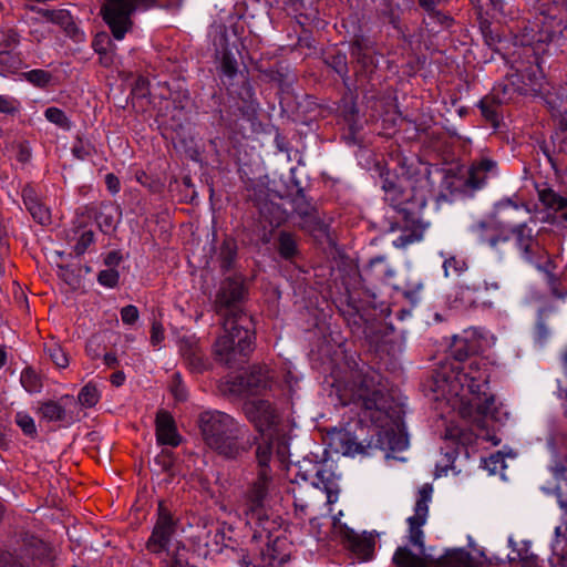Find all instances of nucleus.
<instances>
[{
	"instance_id": "55",
	"label": "nucleus",
	"mask_w": 567,
	"mask_h": 567,
	"mask_svg": "<svg viewBox=\"0 0 567 567\" xmlns=\"http://www.w3.org/2000/svg\"><path fill=\"white\" fill-rule=\"evenodd\" d=\"M221 72L228 78L235 76L237 73V61L228 52H224L221 56Z\"/></svg>"
},
{
	"instance_id": "22",
	"label": "nucleus",
	"mask_w": 567,
	"mask_h": 567,
	"mask_svg": "<svg viewBox=\"0 0 567 567\" xmlns=\"http://www.w3.org/2000/svg\"><path fill=\"white\" fill-rule=\"evenodd\" d=\"M181 352L192 371L202 372L206 369L204 352L196 341L183 339L181 341Z\"/></svg>"
},
{
	"instance_id": "60",
	"label": "nucleus",
	"mask_w": 567,
	"mask_h": 567,
	"mask_svg": "<svg viewBox=\"0 0 567 567\" xmlns=\"http://www.w3.org/2000/svg\"><path fill=\"white\" fill-rule=\"evenodd\" d=\"M164 339V329L159 322H153L151 330V342L153 346L159 344Z\"/></svg>"
},
{
	"instance_id": "12",
	"label": "nucleus",
	"mask_w": 567,
	"mask_h": 567,
	"mask_svg": "<svg viewBox=\"0 0 567 567\" xmlns=\"http://www.w3.org/2000/svg\"><path fill=\"white\" fill-rule=\"evenodd\" d=\"M176 520L172 517L169 511L163 502H159L157 508V520L152 535L146 543L150 551L158 554L168 544L171 537L176 532Z\"/></svg>"
},
{
	"instance_id": "13",
	"label": "nucleus",
	"mask_w": 567,
	"mask_h": 567,
	"mask_svg": "<svg viewBox=\"0 0 567 567\" xmlns=\"http://www.w3.org/2000/svg\"><path fill=\"white\" fill-rule=\"evenodd\" d=\"M498 289L497 281H488L480 276H473L468 281H464L456 287L454 301L464 307H472L477 303L485 292Z\"/></svg>"
},
{
	"instance_id": "8",
	"label": "nucleus",
	"mask_w": 567,
	"mask_h": 567,
	"mask_svg": "<svg viewBox=\"0 0 567 567\" xmlns=\"http://www.w3.org/2000/svg\"><path fill=\"white\" fill-rule=\"evenodd\" d=\"M276 492L272 472L258 470L256 478L250 483L244 495L243 512L251 519L260 520L265 515V505L269 496Z\"/></svg>"
},
{
	"instance_id": "54",
	"label": "nucleus",
	"mask_w": 567,
	"mask_h": 567,
	"mask_svg": "<svg viewBox=\"0 0 567 567\" xmlns=\"http://www.w3.org/2000/svg\"><path fill=\"white\" fill-rule=\"evenodd\" d=\"M93 241L94 233L92 230L83 231L74 246V252L78 256L83 255L86 251V249L93 244Z\"/></svg>"
},
{
	"instance_id": "43",
	"label": "nucleus",
	"mask_w": 567,
	"mask_h": 567,
	"mask_svg": "<svg viewBox=\"0 0 567 567\" xmlns=\"http://www.w3.org/2000/svg\"><path fill=\"white\" fill-rule=\"evenodd\" d=\"M517 84L515 82L499 83L493 87L491 95L501 104L507 103L513 99L514 92H517Z\"/></svg>"
},
{
	"instance_id": "6",
	"label": "nucleus",
	"mask_w": 567,
	"mask_h": 567,
	"mask_svg": "<svg viewBox=\"0 0 567 567\" xmlns=\"http://www.w3.org/2000/svg\"><path fill=\"white\" fill-rule=\"evenodd\" d=\"M470 372L462 365L443 367L436 371L435 381L437 386L452 396H460L461 401L474 402L486 392L487 380L478 369L474 370V363L470 364Z\"/></svg>"
},
{
	"instance_id": "3",
	"label": "nucleus",
	"mask_w": 567,
	"mask_h": 567,
	"mask_svg": "<svg viewBox=\"0 0 567 567\" xmlns=\"http://www.w3.org/2000/svg\"><path fill=\"white\" fill-rule=\"evenodd\" d=\"M380 177L384 199L398 214L395 225L391 226V230H401V235L393 240V246L405 248L422 240L429 227V223L421 215L426 205L424 195L414 188L410 177L403 173L399 175L395 169L382 168Z\"/></svg>"
},
{
	"instance_id": "33",
	"label": "nucleus",
	"mask_w": 567,
	"mask_h": 567,
	"mask_svg": "<svg viewBox=\"0 0 567 567\" xmlns=\"http://www.w3.org/2000/svg\"><path fill=\"white\" fill-rule=\"evenodd\" d=\"M51 22L60 25L69 37L73 38L75 40L81 39L82 33L75 25L73 18L68 10H65V9L55 10V14Z\"/></svg>"
},
{
	"instance_id": "15",
	"label": "nucleus",
	"mask_w": 567,
	"mask_h": 567,
	"mask_svg": "<svg viewBox=\"0 0 567 567\" xmlns=\"http://www.w3.org/2000/svg\"><path fill=\"white\" fill-rule=\"evenodd\" d=\"M519 80L517 93L520 95H537L545 91L546 81L539 59L534 55L533 62L525 68H519Z\"/></svg>"
},
{
	"instance_id": "4",
	"label": "nucleus",
	"mask_w": 567,
	"mask_h": 567,
	"mask_svg": "<svg viewBox=\"0 0 567 567\" xmlns=\"http://www.w3.org/2000/svg\"><path fill=\"white\" fill-rule=\"evenodd\" d=\"M197 423L204 444L223 458L235 461L248 452L249 445L244 441L246 426L230 414L204 411Z\"/></svg>"
},
{
	"instance_id": "53",
	"label": "nucleus",
	"mask_w": 567,
	"mask_h": 567,
	"mask_svg": "<svg viewBox=\"0 0 567 567\" xmlns=\"http://www.w3.org/2000/svg\"><path fill=\"white\" fill-rule=\"evenodd\" d=\"M120 274L114 268L101 270L97 275V281L100 285L106 288H114L118 284Z\"/></svg>"
},
{
	"instance_id": "59",
	"label": "nucleus",
	"mask_w": 567,
	"mask_h": 567,
	"mask_svg": "<svg viewBox=\"0 0 567 567\" xmlns=\"http://www.w3.org/2000/svg\"><path fill=\"white\" fill-rule=\"evenodd\" d=\"M230 550L234 553V555L236 556L237 558V561L239 564L240 567H250L252 561L250 559V556H249V553L247 549L245 548H230Z\"/></svg>"
},
{
	"instance_id": "18",
	"label": "nucleus",
	"mask_w": 567,
	"mask_h": 567,
	"mask_svg": "<svg viewBox=\"0 0 567 567\" xmlns=\"http://www.w3.org/2000/svg\"><path fill=\"white\" fill-rule=\"evenodd\" d=\"M21 196L25 208L38 224L49 225L51 223L50 209L40 200L32 186H24Z\"/></svg>"
},
{
	"instance_id": "49",
	"label": "nucleus",
	"mask_w": 567,
	"mask_h": 567,
	"mask_svg": "<svg viewBox=\"0 0 567 567\" xmlns=\"http://www.w3.org/2000/svg\"><path fill=\"white\" fill-rule=\"evenodd\" d=\"M272 455V445L270 441H266L264 444L258 445L256 450V458L258 463V470H267V472H272L269 467V462Z\"/></svg>"
},
{
	"instance_id": "2",
	"label": "nucleus",
	"mask_w": 567,
	"mask_h": 567,
	"mask_svg": "<svg viewBox=\"0 0 567 567\" xmlns=\"http://www.w3.org/2000/svg\"><path fill=\"white\" fill-rule=\"evenodd\" d=\"M246 295L241 277L225 279L216 295V312L224 317L223 330L213 347L217 362L233 368L244 362L254 350L252 321L245 312L236 308Z\"/></svg>"
},
{
	"instance_id": "14",
	"label": "nucleus",
	"mask_w": 567,
	"mask_h": 567,
	"mask_svg": "<svg viewBox=\"0 0 567 567\" xmlns=\"http://www.w3.org/2000/svg\"><path fill=\"white\" fill-rule=\"evenodd\" d=\"M358 276L362 281L360 288L369 295H374L373 290L377 285L390 282V279L394 276V271L384 257L378 256L372 258Z\"/></svg>"
},
{
	"instance_id": "44",
	"label": "nucleus",
	"mask_w": 567,
	"mask_h": 567,
	"mask_svg": "<svg viewBox=\"0 0 567 567\" xmlns=\"http://www.w3.org/2000/svg\"><path fill=\"white\" fill-rule=\"evenodd\" d=\"M396 290L402 291L403 296L412 302L417 301V295L423 288V284L420 279L408 278L404 285L394 286Z\"/></svg>"
},
{
	"instance_id": "11",
	"label": "nucleus",
	"mask_w": 567,
	"mask_h": 567,
	"mask_svg": "<svg viewBox=\"0 0 567 567\" xmlns=\"http://www.w3.org/2000/svg\"><path fill=\"white\" fill-rule=\"evenodd\" d=\"M433 487L431 484H424L417 493L414 507V515L408 518L409 540L416 546L421 553L424 550L422 526L425 524L429 514V503L431 501Z\"/></svg>"
},
{
	"instance_id": "48",
	"label": "nucleus",
	"mask_w": 567,
	"mask_h": 567,
	"mask_svg": "<svg viewBox=\"0 0 567 567\" xmlns=\"http://www.w3.org/2000/svg\"><path fill=\"white\" fill-rule=\"evenodd\" d=\"M16 423L21 429L24 435L35 437L38 434L34 420L25 412H18L16 414Z\"/></svg>"
},
{
	"instance_id": "56",
	"label": "nucleus",
	"mask_w": 567,
	"mask_h": 567,
	"mask_svg": "<svg viewBox=\"0 0 567 567\" xmlns=\"http://www.w3.org/2000/svg\"><path fill=\"white\" fill-rule=\"evenodd\" d=\"M19 102L10 96L0 95V113L14 114L19 112Z\"/></svg>"
},
{
	"instance_id": "26",
	"label": "nucleus",
	"mask_w": 567,
	"mask_h": 567,
	"mask_svg": "<svg viewBox=\"0 0 567 567\" xmlns=\"http://www.w3.org/2000/svg\"><path fill=\"white\" fill-rule=\"evenodd\" d=\"M393 561L398 567H432L426 558L413 554L406 547H399L395 550Z\"/></svg>"
},
{
	"instance_id": "46",
	"label": "nucleus",
	"mask_w": 567,
	"mask_h": 567,
	"mask_svg": "<svg viewBox=\"0 0 567 567\" xmlns=\"http://www.w3.org/2000/svg\"><path fill=\"white\" fill-rule=\"evenodd\" d=\"M45 118L50 122L55 124L56 126L63 128V130H70L71 128V122L64 111H62L59 107L51 106L48 107L44 111Z\"/></svg>"
},
{
	"instance_id": "28",
	"label": "nucleus",
	"mask_w": 567,
	"mask_h": 567,
	"mask_svg": "<svg viewBox=\"0 0 567 567\" xmlns=\"http://www.w3.org/2000/svg\"><path fill=\"white\" fill-rule=\"evenodd\" d=\"M189 550L181 544L167 549L165 567H195L189 563Z\"/></svg>"
},
{
	"instance_id": "16",
	"label": "nucleus",
	"mask_w": 567,
	"mask_h": 567,
	"mask_svg": "<svg viewBox=\"0 0 567 567\" xmlns=\"http://www.w3.org/2000/svg\"><path fill=\"white\" fill-rule=\"evenodd\" d=\"M330 446L337 452L346 456H354L358 454H368L367 450L370 444L364 446L357 441L354 435L347 430H332L329 432Z\"/></svg>"
},
{
	"instance_id": "62",
	"label": "nucleus",
	"mask_w": 567,
	"mask_h": 567,
	"mask_svg": "<svg viewBox=\"0 0 567 567\" xmlns=\"http://www.w3.org/2000/svg\"><path fill=\"white\" fill-rule=\"evenodd\" d=\"M105 184H106L107 189L112 194H116L120 192V186H121L120 179L113 173L106 174Z\"/></svg>"
},
{
	"instance_id": "39",
	"label": "nucleus",
	"mask_w": 567,
	"mask_h": 567,
	"mask_svg": "<svg viewBox=\"0 0 567 567\" xmlns=\"http://www.w3.org/2000/svg\"><path fill=\"white\" fill-rule=\"evenodd\" d=\"M278 251L285 259H290L297 254V243L291 234L286 231L279 234Z\"/></svg>"
},
{
	"instance_id": "47",
	"label": "nucleus",
	"mask_w": 567,
	"mask_h": 567,
	"mask_svg": "<svg viewBox=\"0 0 567 567\" xmlns=\"http://www.w3.org/2000/svg\"><path fill=\"white\" fill-rule=\"evenodd\" d=\"M78 399L83 406L92 408L99 402L100 393L95 385L87 383L81 389Z\"/></svg>"
},
{
	"instance_id": "21",
	"label": "nucleus",
	"mask_w": 567,
	"mask_h": 567,
	"mask_svg": "<svg viewBox=\"0 0 567 567\" xmlns=\"http://www.w3.org/2000/svg\"><path fill=\"white\" fill-rule=\"evenodd\" d=\"M270 370L266 365H252L249 372L240 377V384L251 394L267 389L270 382Z\"/></svg>"
},
{
	"instance_id": "51",
	"label": "nucleus",
	"mask_w": 567,
	"mask_h": 567,
	"mask_svg": "<svg viewBox=\"0 0 567 567\" xmlns=\"http://www.w3.org/2000/svg\"><path fill=\"white\" fill-rule=\"evenodd\" d=\"M554 311H555V307L553 305L544 306L538 309L536 330H537V334L540 339H545L548 334V329L545 323V319Z\"/></svg>"
},
{
	"instance_id": "50",
	"label": "nucleus",
	"mask_w": 567,
	"mask_h": 567,
	"mask_svg": "<svg viewBox=\"0 0 567 567\" xmlns=\"http://www.w3.org/2000/svg\"><path fill=\"white\" fill-rule=\"evenodd\" d=\"M352 55L357 59L358 64L362 66V70L371 73L373 72L375 64L374 59L371 54L363 51L360 44L352 45Z\"/></svg>"
},
{
	"instance_id": "24",
	"label": "nucleus",
	"mask_w": 567,
	"mask_h": 567,
	"mask_svg": "<svg viewBox=\"0 0 567 567\" xmlns=\"http://www.w3.org/2000/svg\"><path fill=\"white\" fill-rule=\"evenodd\" d=\"M550 472L556 480V494L558 503L567 504V457H556Z\"/></svg>"
},
{
	"instance_id": "27",
	"label": "nucleus",
	"mask_w": 567,
	"mask_h": 567,
	"mask_svg": "<svg viewBox=\"0 0 567 567\" xmlns=\"http://www.w3.org/2000/svg\"><path fill=\"white\" fill-rule=\"evenodd\" d=\"M237 243L231 237H226L218 250V261L220 264V267L224 270H229L234 268L235 261L237 259Z\"/></svg>"
},
{
	"instance_id": "40",
	"label": "nucleus",
	"mask_w": 567,
	"mask_h": 567,
	"mask_svg": "<svg viewBox=\"0 0 567 567\" xmlns=\"http://www.w3.org/2000/svg\"><path fill=\"white\" fill-rule=\"evenodd\" d=\"M20 382L29 393H38L42 389L40 377L31 368H27L21 372Z\"/></svg>"
},
{
	"instance_id": "57",
	"label": "nucleus",
	"mask_w": 567,
	"mask_h": 567,
	"mask_svg": "<svg viewBox=\"0 0 567 567\" xmlns=\"http://www.w3.org/2000/svg\"><path fill=\"white\" fill-rule=\"evenodd\" d=\"M138 309L133 305L125 306L121 309V319L125 324L135 323L138 319Z\"/></svg>"
},
{
	"instance_id": "63",
	"label": "nucleus",
	"mask_w": 567,
	"mask_h": 567,
	"mask_svg": "<svg viewBox=\"0 0 567 567\" xmlns=\"http://www.w3.org/2000/svg\"><path fill=\"white\" fill-rule=\"evenodd\" d=\"M29 9L37 13L39 16V19H42V20H45V21H49L51 22L54 14H55V10H49V9H43V8H39V7H35V6H31L29 7Z\"/></svg>"
},
{
	"instance_id": "7",
	"label": "nucleus",
	"mask_w": 567,
	"mask_h": 567,
	"mask_svg": "<svg viewBox=\"0 0 567 567\" xmlns=\"http://www.w3.org/2000/svg\"><path fill=\"white\" fill-rule=\"evenodd\" d=\"M158 0H104L101 16L114 39L121 41L132 31L133 14L157 6Z\"/></svg>"
},
{
	"instance_id": "32",
	"label": "nucleus",
	"mask_w": 567,
	"mask_h": 567,
	"mask_svg": "<svg viewBox=\"0 0 567 567\" xmlns=\"http://www.w3.org/2000/svg\"><path fill=\"white\" fill-rule=\"evenodd\" d=\"M511 561H519L524 567H536L538 557L530 551L529 543L522 542L519 547H514L508 555Z\"/></svg>"
},
{
	"instance_id": "9",
	"label": "nucleus",
	"mask_w": 567,
	"mask_h": 567,
	"mask_svg": "<svg viewBox=\"0 0 567 567\" xmlns=\"http://www.w3.org/2000/svg\"><path fill=\"white\" fill-rule=\"evenodd\" d=\"M511 235L520 258L525 262L536 267L550 257L545 245L538 237V233H535L533 228L528 227L525 223L514 226L511 230Z\"/></svg>"
},
{
	"instance_id": "5",
	"label": "nucleus",
	"mask_w": 567,
	"mask_h": 567,
	"mask_svg": "<svg viewBox=\"0 0 567 567\" xmlns=\"http://www.w3.org/2000/svg\"><path fill=\"white\" fill-rule=\"evenodd\" d=\"M315 475L309 481L306 474H299L302 482H295L291 487L293 505L301 515H307L310 508L316 507L323 498L328 504L338 499V485L333 474L320 465H313Z\"/></svg>"
},
{
	"instance_id": "20",
	"label": "nucleus",
	"mask_w": 567,
	"mask_h": 567,
	"mask_svg": "<svg viewBox=\"0 0 567 567\" xmlns=\"http://www.w3.org/2000/svg\"><path fill=\"white\" fill-rule=\"evenodd\" d=\"M156 437L157 442L163 445L177 446L181 443L175 421L167 411L157 412Z\"/></svg>"
},
{
	"instance_id": "61",
	"label": "nucleus",
	"mask_w": 567,
	"mask_h": 567,
	"mask_svg": "<svg viewBox=\"0 0 567 567\" xmlns=\"http://www.w3.org/2000/svg\"><path fill=\"white\" fill-rule=\"evenodd\" d=\"M427 16L430 17V19L434 20L441 25H450L453 21V19L449 14L444 13L439 8H436Z\"/></svg>"
},
{
	"instance_id": "23",
	"label": "nucleus",
	"mask_w": 567,
	"mask_h": 567,
	"mask_svg": "<svg viewBox=\"0 0 567 567\" xmlns=\"http://www.w3.org/2000/svg\"><path fill=\"white\" fill-rule=\"evenodd\" d=\"M344 537L351 550L364 560L372 557L375 542L370 535H359L351 529L344 532Z\"/></svg>"
},
{
	"instance_id": "31",
	"label": "nucleus",
	"mask_w": 567,
	"mask_h": 567,
	"mask_svg": "<svg viewBox=\"0 0 567 567\" xmlns=\"http://www.w3.org/2000/svg\"><path fill=\"white\" fill-rule=\"evenodd\" d=\"M442 567H478L471 555L463 549L449 551L441 559Z\"/></svg>"
},
{
	"instance_id": "34",
	"label": "nucleus",
	"mask_w": 567,
	"mask_h": 567,
	"mask_svg": "<svg viewBox=\"0 0 567 567\" xmlns=\"http://www.w3.org/2000/svg\"><path fill=\"white\" fill-rule=\"evenodd\" d=\"M38 413L41 419L48 422L64 421L66 416L65 409L59 402L52 400L41 403Z\"/></svg>"
},
{
	"instance_id": "37",
	"label": "nucleus",
	"mask_w": 567,
	"mask_h": 567,
	"mask_svg": "<svg viewBox=\"0 0 567 567\" xmlns=\"http://www.w3.org/2000/svg\"><path fill=\"white\" fill-rule=\"evenodd\" d=\"M444 274L449 276H461L468 269V264L465 258L457 255L446 257L443 262Z\"/></svg>"
},
{
	"instance_id": "36",
	"label": "nucleus",
	"mask_w": 567,
	"mask_h": 567,
	"mask_svg": "<svg viewBox=\"0 0 567 567\" xmlns=\"http://www.w3.org/2000/svg\"><path fill=\"white\" fill-rule=\"evenodd\" d=\"M473 352L474 347L471 346L465 338L454 337L450 348V354L458 362L457 365H461V363L464 362Z\"/></svg>"
},
{
	"instance_id": "25",
	"label": "nucleus",
	"mask_w": 567,
	"mask_h": 567,
	"mask_svg": "<svg viewBox=\"0 0 567 567\" xmlns=\"http://www.w3.org/2000/svg\"><path fill=\"white\" fill-rule=\"evenodd\" d=\"M536 268L545 275L551 295L559 299L565 298L566 293L560 290V278L555 272L557 266L551 257L536 266Z\"/></svg>"
},
{
	"instance_id": "17",
	"label": "nucleus",
	"mask_w": 567,
	"mask_h": 567,
	"mask_svg": "<svg viewBox=\"0 0 567 567\" xmlns=\"http://www.w3.org/2000/svg\"><path fill=\"white\" fill-rule=\"evenodd\" d=\"M497 163L491 158L475 159L468 168L465 185L472 189H481L486 182L497 175Z\"/></svg>"
},
{
	"instance_id": "35",
	"label": "nucleus",
	"mask_w": 567,
	"mask_h": 567,
	"mask_svg": "<svg viewBox=\"0 0 567 567\" xmlns=\"http://www.w3.org/2000/svg\"><path fill=\"white\" fill-rule=\"evenodd\" d=\"M285 545V540L276 538L272 543H269L261 551V557L265 564L274 566L275 564H282L287 559V555L280 553V548Z\"/></svg>"
},
{
	"instance_id": "58",
	"label": "nucleus",
	"mask_w": 567,
	"mask_h": 567,
	"mask_svg": "<svg viewBox=\"0 0 567 567\" xmlns=\"http://www.w3.org/2000/svg\"><path fill=\"white\" fill-rule=\"evenodd\" d=\"M19 34L13 29L0 32V43L4 47H12L19 43Z\"/></svg>"
},
{
	"instance_id": "30",
	"label": "nucleus",
	"mask_w": 567,
	"mask_h": 567,
	"mask_svg": "<svg viewBox=\"0 0 567 567\" xmlns=\"http://www.w3.org/2000/svg\"><path fill=\"white\" fill-rule=\"evenodd\" d=\"M538 199L548 209L555 212L567 209V197L559 195L553 188L538 189Z\"/></svg>"
},
{
	"instance_id": "19",
	"label": "nucleus",
	"mask_w": 567,
	"mask_h": 567,
	"mask_svg": "<svg viewBox=\"0 0 567 567\" xmlns=\"http://www.w3.org/2000/svg\"><path fill=\"white\" fill-rule=\"evenodd\" d=\"M291 205L293 212L302 219V227L309 229H317L319 227L320 218L302 189H298L293 195Z\"/></svg>"
},
{
	"instance_id": "38",
	"label": "nucleus",
	"mask_w": 567,
	"mask_h": 567,
	"mask_svg": "<svg viewBox=\"0 0 567 567\" xmlns=\"http://www.w3.org/2000/svg\"><path fill=\"white\" fill-rule=\"evenodd\" d=\"M471 405L475 406L477 412L484 416L497 419V408L495 403V396L493 394L483 393L480 399L472 402Z\"/></svg>"
},
{
	"instance_id": "1",
	"label": "nucleus",
	"mask_w": 567,
	"mask_h": 567,
	"mask_svg": "<svg viewBox=\"0 0 567 567\" xmlns=\"http://www.w3.org/2000/svg\"><path fill=\"white\" fill-rule=\"evenodd\" d=\"M337 396L341 405H354L364 417L382 430L391 451L408 447V439L395 433L402 423V409L390 394L379 372L365 364L351 370L343 380L338 381Z\"/></svg>"
},
{
	"instance_id": "29",
	"label": "nucleus",
	"mask_w": 567,
	"mask_h": 567,
	"mask_svg": "<svg viewBox=\"0 0 567 567\" xmlns=\"http://www.w3.org/2000/svg\"><path fill=\"white\" fill-rule=\"evenodd\" d=\"M32 556L30 548H22L19 554L0 553V567H29Z\"/></svg>"
},
{
	"instance_id": "41",
	"label": "nucleus",
	"mask_w": 567,
	"mask_h": 567,
	"mask_svg": "<svg viewBox=\"0 0 567 567\" xmlns=\"http://www.w3.org/2000/svg\"><path fill=\"white\" fill-rule=\"evenodd\" d=\"M327 64L333 69L344 81L348 78L347 55L341 52H331L326 58Z\"/></svg>"
},
{
	"instance_id": "64",
	"label": "nucleus",
	"mask_w": 567,
	"mask_h": 567,
	"mask_svg": "<svg viewBox=\"0 0 567 567\" xmlns=\"http://www.w3.org/2000/svg\"><path fill=\"white\" fill-rule=\"evenodd\" d=\"M485 467L491 472L495 473L497 471L498 464L503 463V458L499 453L491 455L488 458L484 461Z\"/></svg>"
},
{
	"instance_id": "10",
	"label": "nucleus",
	"mask_w": 567,
	"mask_h": 567,
	"mask_svg": "<svg viewBox=\"0 0 567 567\" xmlns=\"http://www.w3.org/2000/svg\"><path fill=\"white\" fill-rule=\"evenodd\" d=\"M243 410L247 420L261 434L275 429L280 422L279 412L268 400H249L244 403Z\"/></svg>"
},
{
	"instance_id": "42",
	"label": "nucleus",
	"mask_w": 567,
	"mask_h": 567,
	"mask_svg": "<svg viewBox=\"0 0 567 567\" xmlns=\"http://www.w3.org/2000/svg\"><path fill=\"white\" fill-rule=\"evenodd\" d=\"M501 105L494 97L489 94L483 97L480 102V109L482 115L489 121L493 125H496L498 122V112L497 107Z\"/></svg>"
},
{
	"instance_id": "45",
	"label": "nucleus",
	"mask_w": 567,
	"mask_h": 567,
	"mask_svg": "<svg viewBox=\"0 0 567 567\" xmlns=\"http://www.w3.org/2000/svg\"><path fill=\"white\" fill-rule=\"evenodd\" d=\"M44 351L58 368H66L69 365V358L60 344L55 342L48 343L44 347Z\"/></svg>"
},
{
	"instance_id": "52",
	"label": "nucleus",
	"mask_w": 567,
	"mask_h": 567,
	"mask_svg": "<svg viewBox=\"0 0 567 567\" xmlns=\"http://www.w3.org/2000/svg\"><path fill=\"white\" fill-rule=\"evenodd\" d=\"M24 76L30 83L39 87H45L52 80V75L44 70H31L24 73Z\"/></svg>"
}]
</instances>
